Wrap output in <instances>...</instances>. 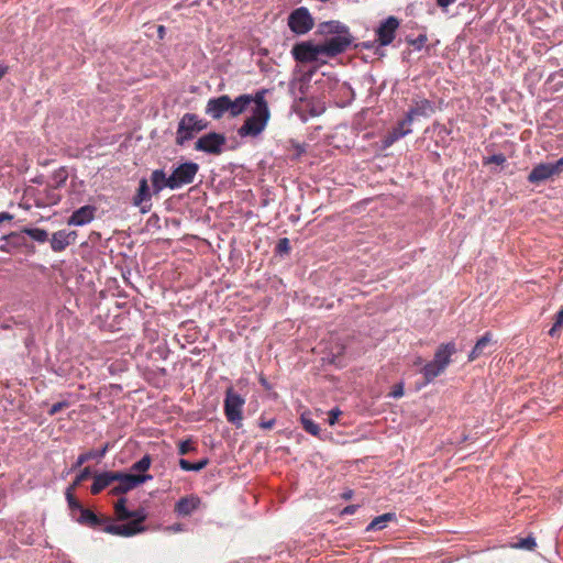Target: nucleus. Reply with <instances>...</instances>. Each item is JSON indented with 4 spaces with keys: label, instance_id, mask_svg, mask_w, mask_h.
Listing matches in <instances>:
<instances>
[{
    "label": "nucleus",
    "instance_id": "20",
    "mask_svg": "<svg viewBox=\"0 0 563 563\" xmlns=\"http://www.w3.org/2000/svg\"><path fill=\"white\" fill-rule=\"evenodd\" d=\"M493 344V338L489 332H486L481 339L477 340L475 346L468 354V361H475L482 355L488 354L492 351L489 350Z\"/></svg>",
    "mask_w": 563,
    "mask_h": 563
},
{
    "label": "nucleus",
    "instance_id": "35",
    "mask_svg": "<svg viewBox=\"0 0 563 563\" xmlns=\"http://www.w3.org/2000/svg\"><path fill=\"white\" fill-rule=\"evenodd\" d=\"M151 462H152L151 456L148 454H146L141 460L135 462L131 468H132V471H135V472H145L150 468Z\"/></svg>",
    "mask_w": 563,
    "mask_h": 563
},
{
    "label": "nucleus",
    "instance_id": "16",
    "mask_svg": "<svg viewBox=\"0 0 563 563\" xmlns=\"http://www.w3.org/2000/svg\"><path fill=\"white\" fill-rule=\"evenodd\" d=\"M73 519L81 526H86L93 529L99 528L100 526L109 521V518L98 516L92 510L85 507Z\"/></svg>",
    "mask_w": 563,
    "mask_h": 563
},
{
    "label": "nucleus",
    "instance_id": "57",
    "mask_svg": "<svg viewBox=\"0 0 563 563\" xmlns=\"http://www.w3.org/2000/svg\"><path fill=\"white\" fill-rule=\"evenodd\" d=\"M27 234L35 239V229H29Z\"/></svg>",
    "mask_w": 563,
    "mask_h": 563
},
{
    "label": "nucleus",
    "instance_id": "31",
    "mask_svg": "<svg viewBox=\"0 0 563 563\" xmlns=\"http://www.w3.org/2000/svg\"><path fill=\"white\" fill-rule=\"evenodd\" d=\"M107 450H108V445H106L99 453H97L95 451H89V452L80 454L77 457V461L75 462L73 468L80 467L82 464H85L87 461H89L91 459L104 456Z\"/></svg>",
    "mask_w": 563,
    "mask_h": 563
},
{
    "label": "nucleus",
    "instance_id": "24",
    "mask_svg": "<svg viewBox=\"0 0 563 563\" xmlns=\"http://www.w3.org/2000/svg\"><path fill=\"white\" fill-rule=\"evenodd\" d=\"M153 195H158L164 188H169V176L163 169H154L151 174Z\"/></svg>",
    "mask_w": 563,
    "mask_h": 563
},
{
    "label": "nucleus",
    "instance_id": "56",
    "mask_svg": "<svg viewBox=\"0 0 563 563\" xmlns=\"http://www.w3.org/2000/svg\"><path fill=\"white\" fill-rule=\"evenodd\" d=\"M7 73V68L0 65V79L4 76Z\"/></svg>",
    "mask_w": 563,
    "mask_h": 563
},
{
    "label": "nucleus",
    "instance_id": "36",
    "mask_svg": "<svg viewBox=\"0 0 563 563\" xmlns=\"http://www.w3.org/2000/svg\"><path fill=\"white\" fill-rule=\"evenodd\" d=\"M91 476V470L89 466L85 467L80 471V473L76 476L75 481L68 487H73L76 489L82 482L87 481Z\"/></svg>",
    "mask_w": 563,
    "mask_h": 563
},
{
    "label": "nucleus",
    "instance_id": "10",
    "mask_svg": "<svg viewBox=\"0 0 563 563\" xmlns=\"http://www.w3.org/2000/svg\"><path fill=\"white\" fill-rule=\"evenodd\" d=\"M352 44V35L347 32L336 36H332L321 44L323 55L334 57L343 52Z\"/></svg>",
    "mask_w": 563,
    "mask_h": 563
},
{
    "label": "nucleus",
    "instance_id": "39",
    "mask_svg": "<svg viewBox=\"0 0 563 563\" xmlns=\"http://www.w3.org/2000/svg\"><path fill=\"white\" fill-rule=\"evenodd\" d=\"M516 547L531 551L537 547V542L533 537L529 536L527 538L520 539Z\"/></svg>",
    "mask_w": 563,
    "mask_h": 563
},
{
    "label": "nucleus",
    "instance_id": "41",
    "mask_svg": "<svg viewBox=\"0 0 563 563\" xmlns=\"http://www.w3.org/2000/svg\"><path fill=\"white\" fill-rule=\"evenodd\" d=\"M290 251V243L287 238H283L276 245V252L279 254H287Z\"/></svg>",
    "mask_w": 563,
    "mask_h": 563
},
{
    "label": "nucleus",
    "instance_id": "25",
    "mask_svg": "<svg viewBox=\"0 0 563 563\" xmlns=\"http://www.w3.org/2000/svg\"><path fill=\"white\" fill-rule=\"evenodd\" d=\"M444 369V366L435 363L434 361L427 363L421 369L426 380L424 384L431 383L435 377L442 374Z\"/></svg>",
    "mask_w": 563,
    "mask_h": 563
},
{
    "label": "nucleus",
    "instance_id": "51",
    "mask_svg": "<svg viewBox=\"0 0 563 563\" xmlns=\"http://www.w3.org/2000/svg\"><path fill=\"white\" fill-rule=\"evenodd\" d=\"M456 0H437V4L445 10L449 5L453 4Z\"/></svg>",
    "mask_w": 563,
    "mask_h": 563
},
{
    "label": "nucleus",
    "instance_id": "52",
    "mask_svg": "<svg viewBox=\"0 0 563 563\" xmlns=\"http://www.w3.org/2000/svg\"><path fill=\"white\" fill-rule=\"evenodd\" d=\"M260 426H261V428L266 429V430L272 429L275 426V419H269L266 421L263 420L260 423Z\"/></svg>",
    "mask_w": 563,
    "mask_h": 563
},
{
    "label": "nucleus",
    "instance_id": "42",
    "mask_svg": "<svg viewBox=\"0 0 563 563\" xmlns=\"http://www.w3.org/2000/svg\"><path fill=\"white\" fill-rule=\"evenodd\" d=\"M103 531L113 536H120V525L111 523L110 520L106 522Z\"/></svg>",
    "mask_w": 563,
    "mask_h": 563
},
{
    "label": "nucleus",
    "instance_id": "4",
    "mask_svg": "<svg viewBox=\"0 0 563 563\" xmlns=\"http://www.w3.org/2000/svg\"><path fill=\"white\" fill-rule=\"evenodd\" d=\"M199 165L195 162H185L176 166L169 175V189L176 190L194 183Z\"/></svg>",
    "mask_w": 563,
    "mask_h": 563
},
{
    "label": "nucleus",
    "instance_id": "28",
    "mask_svg": "<svg viewBox=\"0 0 563 563\" xmlns=\"http://www.w3.org/2000/svg\"><path fill=\"white\" fill-rule=\"evenodd\" d=\"M396 516L393 512H387L376 517L367 527V530H382L386 527V522L395 519Z\"/></svg>",
    "mask_w": 563,
    "mask_h": 563
},
{
    "label": "nucleus",
    "instance_id": "14",
    "mask_svg": "<svg viewBox=\"0 0 563 563\" xmlns=\"http://www.w3.org/2000/svg\"><path fill=\"white\" fill-rule=\"evenodd\" d=\"M97 208L91 205H86L75 210L67 220L68 225L81 227L90 223L96 216Z\"/></svg>",
    "mask_w": 563,
    "mask_h": 563
},
{
    "label": "nucleus",
    "instance_id": "48",
    "mask_svg": "<svg viewBox=\"0 0 563 563\" xmlns=\"http://www.w3.org/2000/svg\"><path fill=\"white\" fill-rule=\"evenodd\" d=\"M399 139H401V136H398V133H397V132H395V130L393 129V130L388 133V135L386 136L385 142H386V144H387V145H390V144H393L394 142L398 141Z\"/></svg>",
    "mask_w": 563,
    "mask_h": 563
},
{
    "label": "nucleus",
    "instance_id": "23",
    "mask_svg": "<svg viewBox=\"0 0 563 563\" xmlns=\"http://www.w3.org/2000/svg\"><path fill=\"white\" fill-rule=\"evenodd\" d=\"M321 35H340L349 32V29L339 21H327L318 25V31Z\"/></svg>",
    "mask_w": 563,
    "mask_h": 563
},
{
    "label": "nucleus",
    "instance_id": "50",
    "mask_svg": "<svg viewBox=\"0 0 563 563\" xmlns=\"http://www.w3.org/2000/svg\"><path fill=\"white\" fill-rule=\"evenodd\" d=\"M48 233L45 230L37 229V243H44L49 241Z\"/></svg>",
    "mask_w": 563,
    "mask_h": 563
},
{
    "label": "nucleus",
    "instance_id": "12",
    "mask_svg": "<svg viewBox=\"0 0 563 563\" xmlns=\"http://www.w3.org/2000/svg\"><path fill=\"white\" fill-rule=\"evenodd\" d=\"M205 111L206 114L214 120L221 119L224 113H230V97L228 95H222L220 97L209 99Z\"/></svg>",
    "mask_w": 563,
    "mask_h": 563
},
{
    "label": "nucleus",
    "instance_id": "2",
    "mask_svg": "<svg viewBox=\"0 0 563 563\" xmlns=\"http://www.w3.org/2000/svg\"><path fill=\"white\" fill-rule=\"evenodd\" d=\"M208 121L200 119L195 113H185L178 122L176 131V144L183 146L192 140L199 132L208 128Z\"/></svg>",
    "mask_w": 563,
    "mask_h": 563
},
{
    "label": "nucleus",
    "instance_id": "8",
    "mask_svg": "<svg viewBox=\"0 0 563 563\" xmlns=\"http://www.w3.org/2000/svg\"><path fill=\"white\" fill-rule=\"evenodd\" d=\"M115 476H118L115 482H119V484L111 489L112 495L125 494L153 478L150 474L135 475L123 472H115Z\"/></svg>",
    "mask_w": 563,
    "mask_h": 563
},
{
    "label": "nucleus",
    "instance_id": "32",
    "mask_svg": "<svg viewBox=\"0 0 563 563\" xmlns=\"http://www.w3.org/2000/svg\"><path fill=\"white\" fill-rule=\"evenodd\" d=\"M67 178V170L65 168H59L53 174L51 180L48 181V186L52 188H59L60 186L65 185Z\"/></svg>",
    "mask_w": 563,
    "mask_h": 563
},
{
    "label": "nucleus",
    "instance_id": "13",
    "mask_svg": "<svg viewBox=\"0 0 563 563\" xmlns=\"http://www.w3.org/2000/svg\"><path fill=\"white\" fill-rule=\"evenodd\" d=\"M398 26L399 21L395 16H389L380 23L377 29V36L382 46L389 45L394 41Z\"/></svg>",
    "mask_w": 563,
    "mask_h": 563
},
{
    "label": "nucleus",
    "instance_id": "46",
    "mask_svg": "<svg viewBox=\"0 0 563 563\" xmlns=\"http://www.w3.org/2000/svg\"><path fill=\"white\" fill-rule=\"evenodd\" d=\"M65 406H66L65 402H56V404L47 407V413L49 416H54L55 413H57Z\"/></svg>",
    "mask_w": 563,
    "mask_h": 563
},
{
    "label": "nucleus",
    "instance_id": "43",
    "mask_svg": "<svg viewBox=\"0 0 563 563\" xmlns=\"http://www.w3.org/2000/svg\"><path fill=\"white\" fill-rule=\"evenodd\" d=\"M342 415V411L338 408H334L332 410L329 411V415H328V422L330 426H333L335 424V422L338 421V418Z\"/></svg>",
    "mask_w": 563,
    "mask_h": 563
},
{
    "label": "nucleus",
    "instance_id": "49",
    "mask_svg": "<svg viewBox=\"0 0 563 563\" xmlns=\"http://www.w3.org/2000/svg\"><path fill=\"white\" fill-rule=\"evenodd\" d=\"M399 139H401V136H398V133H397V132H395V130L393 129V130L388 133V135L386 136L385 142H386V144H387V145H390V144H393L394 142L398 141Z\"/></svg>",
    "mask_w": 563,
    "mask_h": 563
},
{
    "label": "nucleus",
    "instance_id": "59",
    "mask_svg": "<svg viewBox=\"0 0 563 563\" xmlns=\"http://www.w3.org/2000/svg\"><path fill=\"white\" fill-rule=\"evenodd\" d=\"M345 498H350L351 497V493L344 495Z\"/></svg>",
    "mask_w": 563,
    "mask_h": 563
},
{
    "label": "nucleus",
    "instance_id": "44",
    "mask_svg": "<svg viewBox=\"0 0 563 563\" xmlns=\"http://www.w3.org/2000/svg\"><path fill=\"white\" fill-rule=\"evenodd\" d=\"M404 395V384L399 383L393 387V390L389 393V396L393 398H400Z\"/></svg>",
    "mask_w": 563,
    "mask_h": 563
},
{
    "label": "nucleus",
    "instance_id": "29",
    "mask_svg": "<svg viewBox=\"0 0 563 563\" xmlns=\"http://www.w3.org/2000/svg\"><path fill=\"white\" fill-rule=\"evenodd\" d=\"M209 463V460L208 459H202L196 463H191L189 462L188 460H185V459H180L179 460V466L183 471H194V472H199L201 471L202 468H205Z\"/></svg>",
    "mask_w": 563,
    "mask_h": 563
},
{
    "label": "nucleus",
    "instance_id": "47",
    "mask_svg": "<svg viewBox=\"0 0 563 563\" xmlns=\"http://www.w3.org/2000/svg\"><path fill=\"white\" fill-rule=\"evenodd\" d=\"M506 162V157L503 154H494L488 158V163L501 165Z\"/></svg>",
    "mask_w": 563,
    "mask_h": 563
},
{
    "label": "nucleus",
    "instance_id": "3",
    "mask_svg": "<svg viewBox=\"0 0 563 563\" xmlns=\"http://www.w3.org/2000/svg\"><path fill=\"white\" fill-rule=\"evenodd\" d=\"M244 405V397L239 395L233 387L227 388L223 401L224 416L227 420L236 428L242 427Z\"/></svg>",
    "mask_w": 563,
    "mask_h": 563
},
{
    "label": "nucleus",
    "instance_id": "33",
    "mask_svg": "<svg viewBox=\"0 0 563 563\" xmlns=\"http://www.w3.org/2000/svg\"><path fill=\"white\" fill-rule=\"evenodd\" d=\"M413 120L406 113L405 118L398 122L397 126L394 128L395 132L398 133V136H406L411 133V124Z\"/></svg>",
    "mask_w": 563,
    "mask_h": 563
},
{
    "label": "nucleus",
    "instance_id": "6",
    "mask_svg": "<svg viewBox=\"0 0 563 563\" xmlns=\"http://www.w3.org/2000/svg\"><path fill=\"white\" fill-rule=\"evenodd\" d=\"M227 144V137L217 132H210L197 140L195 150L211 155H220Z\"/></svg>",
    "mask_w": 563,
    "mask_h": 563
},
{
    "label": "nucleus",
    "instance_id": "53",
    "mask_svg": "<svg viewBox=\"0 0 563 563\" xmlns=\"http://www.w3.org/2000/svg\"><path fill=\"white\" fill-rule=\"evenodd\" d=\"M13 219V216L10 214L9 212H1L0 213V224L5 222V221H11Z\"/></svg>",
    "mask_w": 563,
    "mask_h": 563
},
{
    "label": "nucleus",
    "instance_id": "9",
    "mask_svg": "<svg viewBox=\"0 0 563 563\" xmlns=\"http://www.w3.org/2000/svg\"><path fill=\"white\" fill-rule=\"evenodd\" d=\"M291 54L294 58L301 64L317 62L319 56L323 55L321 45H314L309 41L294 45Z\"/></svg>",
    "mask_w": 563,
    "mask_h": 563
},
{
    "label": "nucleus",
    "instance_id": "30",
    "mask_svg": "<svg viewBox=\"0 0 563 563\" xmlns=\"http://www.w3.org/2000/svg\"><path fill=\"white\" fill-rule=\"evenodd\" d=\"M143 531H145V527L136 526V522L130 521L125 525H120V537H133Z\"/></svg>",
    "mask_w": 563,
    "mask_h": 563
},
{
    "label": "nucleus",
    "instance_id": "26",
    "mask_svg": "<svg viewBox=\"0 0 563 563\" xmlns=\"http://www.w3.org/2000/svg\"><path fill=\"white\" fill-rule=\"evenodd\" d=\"M74 492H75V489H73V487H67L66 493H65L71 518L77 516L78 512L84 508L81 503L76 498Z\"/></svg>",
    "mask_w": 563,
    "mask_h": 563
},
{
    "label": "nucleus",
    "instance_id": "21",
    "mask_svg": "<svg viewBox=\"0 0 563 563\" xmlns=\"http://www.w3.org/2000/svg\"><path fill=\"white\" fill-rule=\"evenodd\" d=\"M117 478L118 476H115V472H103L101 474L95 475L93 483L90 488L91 494L98 495L106 487L114 483Z\"/></svg>",
    "mask_w": 563,
    "mask_h": 563
},
{
    "label": "nucleus",
    "instance_id": "37",
    "mask_svg": "<svg viewBox=\"0 0 563 563\" xmlns=\"http://www.w3.org/2000/svg\"><path fill=\"white\" fill-rule=\"evenodd\" d=\"M563 328V309H561L556 316L552 328L549 330V335L555 336Z\"/></svg>",
    "mask_w": 563,
    "mask_h": 563
},
{
    "label": "nucleus",
    "instance_id": "17",
    "mask_svg": "<svg viewBox=\"0 0 563 563\" xmlns=\"http://www.w3.org/2000/svg\"><path fill=\"white\" fill-rule=\"evenodd\" d=\"M432 113H434V104L424 98H413L412 106L407 112L412 120L417 117H430Z\"/></svg>",
    "mask_w": 563,
    "mask_h": 563
},
{
    "label": "nucleus",
    "instance_id": "38",
    "mask_svg": "<svg viewBox=\"0 0 563 563\" xmlns=\"http://www.w3.org/2000/svg\"><path fill=\"white\" fill-rule=\"evenodd\" d=\"M132 522H136V526H142V523L146 520L147 515L144 509H136L130 511Z\"/></svg>",
    "mask_w": 563,
    "mask_h": 563
},
{
    "label": "nucleus",
    "instance_id": "45",
    "mask_svg": "<svg viewBox=\"0 0 563 563\" xmlns=\"http://www.w3.org/2000/svg\"><path fill=\"white\" fill-rule=\"evenodd\" d=\"M427 42L426 35H419L416 40L410 41V44L417 48L420 49Z\"/></svg>",
    "mask_w": 563,
    "mask_h": 563
},
{
    "label": "nucleus",
    "instance_id": "40",
    "mask_svg": "<svg viewBox=\"0 0 563 563\" xmlns=\"http://www.w3.org/2000/svg\"><path fill=\"white\" fill-rule=\"evenodd\" d=\"M196 450V446L194 442L190 439H187L185 441H181L178 445V453L180 455L188 454L189 452H192Z\"/></svg>",
    "mask_w": 563,
    "mask_h": 563
},
{
    "label": "nucleus",
    "instance_id": "15",
    "mask_svg": "<svg viewBox=\"0 0 563 563\" xmlns=\"http://www.w3.org/2000/svg\"><path fill=\"white\" fill-rule=\"evenodd\" d=\"M77 239L76 231L59 230L53 233L49 244L54 252H62L70 244H74Z\"/></svg>",
    "mask_w": 563,
    "mask_h": 563
},
{
    "label": "nucleus",
    "instance_id": "11",
    "mask_svg": "<svg viewBox=\"0 0 563 563\" xmlns=\"http://www.w3.org/2000/svg\"><path fill=\"white\" fill-rule=\"evenodd\" d=\"M152 194L147 179L142 178L139 183L136 194L132 199V203L139 207L142 213H147L152 209Z\"/></svg>",
    "mask_w": 563,
    "mask_h": 563
},
{
    "label": "nucleus",
    "instance_id": "22",
    "mask_svg": "<svg viewBox=\"0 0 563 563\" xmlns=\"http://www.w3.org/2000/svg\"><path fill=\"white\" fill-rule=\"evenodd\" d=\"M456 352V346L453 342L441 344L435 351L433 361L445 368L451 363V356Z\"/></svg>",
    "mask_w": 563,
    "mask_h": 563
},
{
    "label": "nucleus",
    "instance_id": "18",
    "mask_svg": "<svg viewBox=\"0 0 563 563\" xmlns=\"http://www.w3.org/2000/svg\"><path fill=\"white\" fill-rule=\"evenodd\" d=\"M201 504V499L196 495L181 497L175 505V512L179 517L190 516Z\"/></svg>",
    "mask_w": 563,
    "mask_h": 563
},
{
    "label": "nucleus",
    "instance_id": "54",
    "mask_svg": "<svg viewBox=\"0 0 563 563\" xmlns=\"http://www.w3.org/2000/svg\"><path fill=\"white\" fill-rule=\"evenodd\" d=\"M355 511V506H347L344 508L343 514L352 515Z\"/></svg>",
    "mask_w": 563,
    "mask_h": 563
},
{
    "label": "nucleus",
    "instance_id": "19",
    "mask_svg": "<svg viewBox=\"0 0 563 563\" xmlns=\"http://www.w3.org/2000/svg\"><path fill=\"white\" fill-rule=\"evenodd\" d=\"M251 103L256 106V95H240L234 100L230 98V115L235 118L242 114Z\"/></svg>",
    "mask_w": 563,
    "mask_h": 563
},
{
    "label": "nucleus",
    "instance_id": "27",
    "mask_svg": "<svg viewBox=\"0 0 563 563\" xmlns=\"http://www.w3.org/2000/svg\"><path fill=\"white\" fill-rule=\"evenodd\" d=\"M114 514L118 520L124 521L131 518L130 510L126 508V498L121 497L114 504Z\"/></svg>",
    "mask_w": 563,
    "mask_h": 563
},
{
    "label": "nucleus",
    "instance_id": "7",
    "mask_svg": "<svg viewBox=\"0 0 563 563\" xmlns=\"http://www.w3.org/2000/svg\"><path fill=\"white\" fill-rule=\"evenodd\" d=\"M563 172V156L555 163H541L532 168L528 175V181L540 184Z\"/></svg>",
    "mask_w": 563,
    "mask_h": 563
},
{
    "label": "nucleus",
    "instance_id": "55",
    "mask_svg": "<svg viewBox=\"0 0 563 563\" xmlns=\"http://www.w3.org/2000/svg\"><path fill=\"white\" fill-rule=\"evenodd\" d=\"M157 31H158L159 37L162 38L164 35V32H165V27L163 25H159Z\"/></svg>",
    "mask_w": 563,
    "mask_h": 563
},
{
    "label": "nucleus",
    "instance_id": "5",
    "mask_svg": "<svg viewBox=\"0 0 563 563\" xmlns=\"http://www.w3.org/2000/svg\"><path fill=\"white\" fill-rule=\"evenodd\" d=\"M287 23L291 32L297 35L307 34L310 30H312L314 25L313 18L311 16L309 10L305 7L295 9L288 15Z\"/></svg>",
    "mask_w": 563,
    "mask_h": 563
},
{
    "label": "nucleus",
    "instance_id": "34",
    "mask_svg": "<svg viewBox=\"0 0 563 563\" xmlns=\"http://www.w3.org/2000/svg\"><path fill=\"white\" fill-rule=\"evenodd\" d=\"M300 420H301L302 428L306 432H308L312 435L319 434L320 427L313 420H311L306 413L301 415Z\"/></svg>",
    "mask_w": 563,
    "mask_h": 563
},
{
    "label": "nucleus",
    "instance_id": "58",
    "mask_svg": "<svg viewBox=\"0 0 563 563\" xmlns=\"http://www.w3.org/2000/svg\"><path fill=\"white\" fill-rule=\"evenodd\" d=\"M58 200H59V196H55V195H53V196H52L51 203H56Z\"/></svg>",
    "mask_w": 563,
    "mask_h": 563
},
{
    "label": "nucleus",
    "instance_id": "1",
    "mask_svg": "<svg viewBox=\"0 0 563 563\" xmlns=\"http://www.w3.org/2000/svg\"><path fill=\"white\" fill-rule=\"evenodd\" d=\"M265 92L266 90L256 92V106L252 109V115L246 118L238 130V134L241 137H255L265 130L271 117L268 104L265 100Z\"/></svg>",
    "mask_w": 563,
    "mask_h": 563
}]
</instances>
